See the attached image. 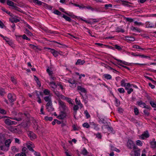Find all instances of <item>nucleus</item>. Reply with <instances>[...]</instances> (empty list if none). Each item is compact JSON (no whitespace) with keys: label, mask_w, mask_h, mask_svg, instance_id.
I'll list each match as a JSON object with an SVG mask.
<instances>
[{"label":"nucleus","mask_w":156,"mask_h":156,"mask_svg":"<svg viewBox=\"0 0 156 156\" xmlns=\"http://www.w3.org/2000/svg\"><path fill=\"white\" fill-rule=\"evenodd\" d=\"M116 30V32H121L122 33H124L125 32L124 30L123 29L119 27H118L117 28Z\"/></svg>","instance_id":"2f4dec72"},{"label":"nucleus","mask_w":156,"mask_h":156,"mask_svg":"<svg viewBox=\"0 0 156 156\" xmlns=\"http://www.w3.org/2000/svg\"><path fill=\"white\" fill-rule=\"evenodd\" d=\"M29 46L31 48H32L33 49H38L37 46H35L32 45V44H30Z\"/></svg>","instance_id":"a18cd8bd"},{"label":"nucleus","mask_w":156,"mask_h":156,"mask_svg":"<svg viewBox=\"0 0 156 156\" xmlns=\"http://www.w3.org/2000/svg\"><path fill=\"white\" fill-rule=\"evenodd\" d=\"M0 113L3 114H5L6 112L4 109L0 108Z\"/></svg>","instance_id":"0e129e2a"},{"label":"nucleus","mask_w":156,"mask_h":156,"mask_svg":"<svg viewBox=\"0 0 156 156\" xmlns=\"http://www.w3.org/2000/svg\"><path fill=\"white\" fill-rule=\"evenodd\" d=\"M28 135L31 140H34L36 138V135L32 131H29Z\"/></svg>","instance_id":"39448f33"},{"label":"nucleus","mask_w":156,"mask_h":156,"mask_svg":"<svg viewBox=\"0 0 156 156\" xmlns=\"http://www.w3.org/2000/svg\"><path fill=\"white\" fill-rule=\"evenodd\" d=\"M0 150L3 151H7L9 150V148L5 144H3L2 146L0 147Z\"/></svg>","instance_id":"9d476101"},{"label":"nucleus","mask_w":156,"mask_h":156,"mask_svg":"<svg viewBox=\"0 0 156 156\" xmlns=\"http://www.w3.org/2000/svg\"><path fill=\"white\" fill-rule=\"evenodd\" d=\"M59 105H60L62 110H63V111H64V112H65V111H66V110L67 109V107L65 105V103L61 101H59Z\"/></svg>","instance_id":"0eeeda50"},{"label":"nucleus","mask_w":156,"mask_h":156,"mask_svg":"<svg viewBox=\"0 0 156 156\" xmlns=\"http://www.w3.org/2000/svg\"><path fill=\"white\" fill-rule=\"evenodd\" d=\"M125 89L126 90H127V93L129 94H130L133 91V89L132 88L129 89L128 87H126Z\"/></svg>","instance_id":"cd10ccee"},{"label":"nucleus","mask_w":156,"mask_h":156,"mask_svg":"<svg viewBox=\"0 0 156 156\" xmlns=\"http://www.w3.org/2000/svg\"><path fill=\"white\" fill-rule=\"evenodd\" d=\"M12 19H13V21H11V22L12 23H17V22H19L20 21V20L18 19L15 18L14 17H13Z\"/></svg>","instance_id":"c03bdc74"},{"label":"nucleus","mask_w":156,"mask_h":156,"mask_svg":"<svg viewBox=\"0 0 156 156\" xmlns=\"http://www.w3.org/2000/svg\"><path fill=\"white\" fill-rule=\"evenodd\" d=\"M22 152H24L26 153H27L28 150L27 148L25 147H23L22 149Z\"/></svg>","instance_id":"8fccbe9b"},{"label":"nucleus","mask_w":156,"mask_h":156,"mask_svg":"<svg viewBox=\"0 0 156 156\" xmlns=\"http://www.w3.org/2000/svg\"><path fill=\"white\" fill-rule=\"evenodd\" d=\"M125 37L126 40L127 41H133L135 40L134 38L133 37H129L128 36H126Z\"/></svg>","instance_id":"2eb2a0df"},{"label":"nucleus","mask_w":156,"mask_h":156,"mask_svg":"<svg viewBox=\"0 0 156 156\" xmlns=\"http://www.w3.org/2000/svg\"><path fill=\"white\" fill-rule=\"evenodd\" d=\"M144 114L147 116H148L149 115H150V113H149V112L147 111V110H144V112H143Z\"/></svg>","instance_id":"6e6d98bb"},{"label":"nucleus","mask_w":156,"mask_h":156,"mask_svg":"<svg viewBox=\"0 0 156 156\" xmlns=\"http://www.w3.org/2000/svg\"><path fill=\"white\" fill-rule=\"evenodd\" d=\"M11 80L14 84H16V81L14 77L12 76L11 77Z\"/></svg>","instance_id":"3c124183"},{"label":"nucleus","mask_w":156,"mask_h":156,"mask_svg":"<svg viewBox=\"0 0 156 156\" xmlns=\"http://www.w3.org/2000/svg\"><path fill=\"white\" fill-rule=\"evenodd\" d=\"M61 114L58 116L57 118L59 119H63L66 116V114L64 111H61Z\"/></svg>","instance_id":"423d86ee"},{"label":"nucleus","mask_w":156,"mask_h":156,"mask_svg":"<svg viewBox=\"0 0 156 156\" xmlns=\"http://www.w3.org/2000/svg\"><path fill=\"white\" fill-rule=\"evenodd\" d=\"M133 48H136V49H141V50H144L145 49L144 48H141L140 47V46H139L138 45H134L133 46Z\"/></svg>","instance_id":"c9c22d12"},{"label":"nucleus","mask_w":156,"mask_h":156,"mask_svg":"<svg viewBox=\"0 0 156 156\" xmlns=\"http://www.w3.org/2000/svg\"><path fill=\"white\" fill-rule=\"evenodd\" d=\"M58 51H55L53 52V55L55 57H56L58 55Z\"/></svg>","instance_id":"338daca9"},{"label":"nucleus","mask_w":156,"mask_h":156,"mask_svg":"<svg viewBox=\"0 0 156 156\" xmlns=\"http://www.w3.org/2000/svg\"><path fill=\"white\" fill-rule=\"evenodd\" d=\"M130 29L131 30L133 31L134 30H136L137 32H140V30L138 29L137 27H134L133 26H132L131 27Z\"/></svg>","instance_id":"c85d7f7f"},{"label":"nucleus","mask_w":156,"mask_h":156,"mask_svg":"<svg viewBox=\"0 0 156 156\" xmlns=\"http://www.w3.org/2000/svg\"><path fill=\"white\" fill-rule=\"evenodd\" d=\"M5 94L4 89L2 88H0V94L1 95H4Z\"/></svg>","instance_id":"4c0bfd02"},{"label":"nucleus","mask_w":156,"mask_h":156,"mask_svg":"<svg viewBox=\"0 0 156 156\" xmlns=\"http://www.w3.org/2000/svg\"><path fill=\"white\" fill-rule=\"evenodd\" d=\"M79 107L77 105H75L73 107V109L74 111V112L76 114L77 110L79 109Z\"/></svg>","instance_id":"ea45409f"},{"label":"nucleus","mask_w":156,"mask_h":156,"mask_svg":"<svg viewBox=\"0 0 156 156\" xmlns=\"http://www.w3.org/2000/svg\"><path fill=\"white\" fill-rule=\"evenodd\" d=\"M96 137L99 139H101V135L100 133H98L96 134Z\"/></svg>","instance_id":"69168bd1"},{"label":"nucleus","mask_w":156,"mask_h":156,"mask_svg":"<svg viewBox=\"0 0 156 156\" xmlns=\"http://www.w3.org/2000/svg\"><path fill=\"white\" fill-rule=\"evenodd\" d=\"M11 150L14 152H18L19 151V149L16 148L15 146H13L11 147Z\"/></svg>","instance_id":"a878e982"},{"label":"nucleus","mask_w":156,"mask_h":156,"mask_svg":"<svg viewBox=\"0 0 156 156\" xmlns=\"http://www.w3.org/2000/svg\"><path fill=\"white\" fill-rule=\"evenodd\" d=\"M155 139L154 138L153 139V141L150 142V144L151 145V147L153 148H156V141H154Z\"/></svg>","instance_id":"1a4fd4ad"},{"label":"nucleus","mask_w":156,"mask_h":156,"mask_svg":"<svg viewBox=\"0 0 156 156\" xmlns=\"http://www.w3.org/2000/svg\"><path fill=\"white\" fill-rule=\"evenodd\" d=\"M53 12L55 14L58 15H61L62 14V13L57 10H55Z\"/></svg>","instance_id":"7c9ffc66"},{"label":"nucleus","mask_w":156,"mask_h":156,"mask_svg":"<svg viewBox=\"0 0 156 156\" xmlns=\"http://www.w3.org/2000/svg\"><path fill=\"white\" fill-rule=\"evenodd\" d=\"M112 5L111 4H105V6L106 9H108L109 7L111 8L112 7Z\"/></svg>","instance_id":"052dcab7"},{"label":"nucleus","mask_w":156,"mask_h":156,"mask_svg":"<svg viewBox=\"0 0 156 156\" xmlns=\"http://www.w3.org/2000/svg\"><path fill=\"white\" fill-rule=\"evenodd\" d=\"M77 90H78L81 91V92L86 93L87 91L84 88L82 87L81 86H78L77 87Z\"/></svg>","instance_id":"4468645a"},{"label":"nucleus","mask_w":156,"mask_h":156,"mask_svg":"<svg viewBox=\"0 0 156 156\" xmlns=\"http://www.w3.org/2000/svg\"><path fill=\"white\" fill-rule=\"evenodd\" d=\"M83 126L85 128H89L90 126L89 125L87 122H85L83 124Z\"/></svg>","instance_id":"72a5a7b5"},{"label":"nucleus","mask_w":156,"mask_h":156,"mask_svg":"<svg viewBox=\"0 0 156 156\" xmlns=\"http://www.w3.org/2000/svg\"><path fill=\"white\" fill-rule=\"evenodd\" d=\"M65 99L68 102L69 104H72L71 101V99L70 98L66 97L65 98Z\"/></svg>","instance_id":"09e8293b"},{"label":"nucleus","mask_w":156,"mask_h":156,"mask_svg":"<svg viewBox=\"0 0 156 156\" xmlns=\"http://www.w3.org/2000/svg\"><path fill=\"white\" fill-rule=\"evenodd\" d=\"M46 109L48 110V112H51L54 111V108L52 107H46Z\"/></svg>","instance_id":"58836bf2"},{"label":"nucleus","mask_w":156,"mask_h":156,"mask_svg":"<svg viewBox=\"0 0 156 156\" xmlns=\"http://www.w3.org/2000/svg\"><path fill=\"white\" fill-rule=\"evenodd\" d=\"M150 135L148 133V131L147 130L144 132L140 136V139L142 140L144 139L145 138H148L149 137Z\"/></svg>","instance_id":"20e7f679"},{"label":"nucleus","mask_w":156,"mask_h":156,"mask_svg":"<svg viewBox=\"0 0 156 156\" xmlns=\"http://www.w3.org/2000/svg\"><path fill=\"white\" fill-rule=\"evenodd\" d=\"M44 119L46 121L48 120L50 121H51L53 119V118L52 117H48L47 116L45 117Z\"/></svg>","instance_id":"37998d69"},{"label":"nucleus","mask_w":156,"mask_h":156,"mask_svg":"<svg viewBox=\"0 0 156 156\" xmlns=\"http://www.w3.org/2000/svg\"><path fill=\"white\" fill-rule=\"evenodd\" d=\"M108 120H110L109 119H107V120H105L104 119H100V120L99 121H101V122L102 123L104 124H105V126H108V124L110 123V122H108L107 121H108Z\"/></svg>","instance_id":"6e6552de"},{"label":"nucleus","mask_w":156,"mask_h":156,"mask_svg":"<svg viewBox=\"0 0 156 156\" xmlns=\"http://www.w3.org/2000/svg\"><path fill=\"white\" fill-rule=\"evenodd\" d=\"M85 62L84 60H81L80 59H78L76 63V65H82L85 63Z\"/></svg>","instance_id":"ddd939ff"},{"label":"nucleus","mask_w":156,"mask_h":156,"mask_svg":"<svg viewBox=\"0 0 156 156\" xmlns=\"http://www.w3.org/2000/svg\"><path fill=\"white\" fill-rule=\"evenodd\" d=\"M133 150L134 153V156H140V150L137 147H136V148L135 149Z\"/></svg>","instance_id":"9b49d317"},{"label":"nucleus","mask_w":156,"mask_h":156,"mask_svg":"<svg viewBox=\"0 0 156 156\" xmlns=\"http://www.w3.org/2000/svg\"><path fill=\"white\" fill-rule=\"evenodd\" d=\"M0 138H1L2 139V140L1 141H0V147L2 146L3 144V142L5 140V138L4 136H0Z\"/></svg>","instance_id":"a19ab883"},{"label":"nucleus","mask_w":156,"mask_h":156,"mask_svg":"<svg viewBox=\"0 0 156 156\" xmlns=\"http://www.w3.org/2000/svg\"><path fill=\"white\" fill-rule=\"evenodd\" d=\"M12 120H11L9 119H5L4 120V122L5 123L8 125H12Z\"/></svg>","instance_id":"dca6fc26"},{"label":"nucleus","mask_w":156,"mask_h":156,"mask_svg":"<svg viewBox=\"0 0 156 156\" xmlns=\"http://www.w3.org/2000/svg\"><path fill=\"white\" fill-rule=\"evenodd\" d=\"M121 85L122 87H126V83H125V80H122L121 82Z\"/></svg>","instance_id":"c756f323"},{"label":"nucleus","mask_w":156,"mask_h":156,"mask_svg":"<svg viewBox=\"0 0 156 156\" xmlns=\"http://www.w3.org/2000/svg\"><path fill=\"white\" fill-rule=\"evenodd\" d=\"M127 146L130 149L133 148V150L135 149L136 147V146H135L134 142L130 140H128V141Z\"/></svg>","instance_id":"f257e3e1"},{"label":"nucleus","mask_w":156,"mask_h":156,"mask_svg":"<svg viewBox=\"0 0 156 156\" xmlns=\"http://www.w3.org/2000/svg\"><path fill=\"white\" fill-rule=\"evenodd\" d=\"M20 125L24 128H27L28 127V124L26 122H24L20 124Z\"/></svg>","instance_id":"5701e85b"},{"label":"nucleus","mask_w":156,"mask_h":156,"mask_svg":"<svg viewBox=\"0 0 156 156\" xmlns=\"http://www.w3.org/2000/svg\"><path fill=\"white\" fill-rule=\"evenodd\" d=\"M23 118V116H21V117L17 118L16 117L14 118L13 119L16 120L18 121H21Z\"/></svg>","instance_id":"603ef678"},{"label":"nucleus","mask_w":156,"mask_h":156,"mask_svg":"<svg viewBox=\"0 0 156 156\" xmlns=\"http://www.w3.org/2000/svg\"><path fill=\"white\" fill-rule=\"evenodd\" d=\"M20 37H22L23 39H25L27 40L30 41V39L28 38L25 34H23V36L20 35L19 36Z\"/></svg>","instance_id":"473e14b6"},{"label":"nucleus","mask_w":156,"mask_h":156,"mask_svg":"<svg viewBox=\"0 0 156 156\" xmlns=\"http://www.w3.org/2000/svg\"><path fill=\"white\" fill-rule=\"evenodd\" d=\"M118 90L119 91L120 93H124L125 92V90L124 89L122 88H119L118 89Z\"/></svg>","instance_id":"49530a36"},{"label":"nucleus","mask_w":156,"mask_h":156,"mask_svg":"<svg viewBox=\"0 0 156 156\" xmlns=\"http://www.w3.org/2000/svg\"><path fill=\"white\" fill-rule=\"evenodd\" d=\"M114 46L116 49H118L120 51L122 50V48L119 46L117 44H115L114 45Z\"/></svg>","instance_id":"864d4df0"},{"label":"nucleus","mask_w":156,"mask_h":156,"mask_svg":"<svg viewBox=\"0 0 156 156\" xmlns=\"http://www.w3.org/2000/svg\"><path fill=\"white\" fill-rule=\"evenodd\" d=\"M104 77L107 80H110L112 79V77L111 75L108 74H105L103 75Z\"/></svg>","instance_id":"4be33fe9"},{"label":"nucleus","mask_w":156,"mask_h":156,"mask_svg":"<svg viewBox=\"0 0 156 156\" xmlns=\"http://www.w3.org/2000/svg\"><path fill=\"white\" fill-rule=\"evenodd\" d=\"M62 17L64 18L66 21L69 22H71L72 20L70 17L66 16L64 14H63Z\"/></svg>","instance_id":"a211bd4d"},{"label":"nucleus","mask_w":156,"mask_h":156,"mask_svg":"<svg viewBox=\"0 0 156 156\" xmlns=\"http://www.w3.org/2000/svg\"><path fill=\"white\" fill-rule=\"evenodd\" d=\"M33 2L35 4H37L39 5H44V2L40 1L38 0H33Z\"/></svg>","instance_id":"f8f14e48"},{"label":"nucleus","mask_w":156,"mask_h":156,"mask_svg":"<svg viewBox=\"0 0 156 156\" xmlns=\"http://www.w3.org/2000/svg\"><path fill=\"white\" fill-rule=\"evenodd\" d=\"M11 142V141L10 139H8L5 141V144L9 148Z\"/></svg>","instance_id":"aec40b11"},{"label":"nucleus","mask_w":156,"mask_h":156,"mask_svg":"<svg viewBox=\"0 0 156 156\" xmlns=\"http://www.w3.org/2000/svg\"><path fill=\"white\" fill-rule=\"evenodd\" d=\"M69 83H71L72 85H74L73 87H76V84H75V81L74 80H72V79H70L68 81Z\"/></svg>","instance_id":"b1692460"},{"label":"nucleus","mask_w":156,"mask_h":156,"mask_svg":"<svg viewBox=\"0 0 156 156\" xmlns=\"http://www.w3.org/2000/svg\"><path fill=\"white\" fill-rule=\"evenodd\" d=\"M46 71L49 76L52 74V71L49 69V67L47 69Z\"/></svg>","instance_id":"de8ad7c7"},{"label":"nucleus","mask_w":156,"mask_h":156,"mask_svg":"<svg viewBox=\"0 0 156 156\" xmlns=\"http://www.w3.org/2000/svg\"><path fill=\"white\" fill-rule=\"evenodd\" d=\"M27 148L30 151L33 152L34 151V150L33 149L32 147L31 146L30 144H27Z\"/></svg>","instance_id":"393cba45"},{"label":"nucleus","mask_w":156,"mask_h":156,"mask_svg":"<svg viewBox=\"0 0 156 156\" xmlns=\"http://www.w3.org/2000/svg\"><path fill=\"white\" fill-rule=\"evenodd\" d=\"M7 4L9 6H12L13 5L15 4L16 5V4L14 3L13 2L9 0H7Z\"/></svg>","instance_id":"6ab92c4d"},{"label":"nucleus","mask_w":156,"mask_h":156,"mask_svg":"<svg viewBox=\"0 0 156 156\" xmlns=\"http://www.w3.org/2000/svg\"><path fill=\"white\" fill-rule=\"evenodd\" d=\"M89 152L87 151L86 149L85 148H83L81 154H82L83 155H86Z\"/></svg>","instance_id":"412c9836"},{"label":"nucleus","mask_w":156,"mask_h":156,"mask_svg":"<svg viewBox=\"0 0 156 156\" xmlns=\"http://www.w3.org/2000/svg\"><path fill=\"white\" fill-rule=\"evenodd\" d=\"M125 19L127 21H128L130 22H132L133 21V19L132 18H125Z\"/></svg>","instance_id":"4d7b16f0"},{"label":"nucleus","mask_w":156,"mask_h":156,"mask_svg":"<svg viewBox=\"0 0 156 156\" xmlns=\"http://www.w3.org/2000/svg\"><path fill=\"white\" fill-rule=\"evenodd\" d=\"M115 102L116 104V106H118L120 104V101L117 99L116 98L115 99Z\"/></svg>","instance_id":"774afa93"},{"label":"nucleus","mask_w":156,"mask_h":156,"mask_svg":"<svg viewBox=\"0 0 156 156\" xmlns=\"http://www.w3.org/2000/svg\"><path fill=\"white\" fill-rule=\"evenodd\" d=\"M54 92L55 94V95L58 98H59L61 96V94L60 93L59 91H57V90H54Z\"/></svg>","instance_id":"bb28decb"},{"label":"nucleus","mask_w":156,"mask_h":156,"mask_svg":"<svg viewBox=\"0 0 156 156\" xmlns=\"http://www.w3.org/2000/svg\"><path fill=\"white\" fill-rule=\"evenodd\" d=\"M43 6L46 9H48L50 10H51L52 9L53 7L47 4L44 3V5H43Z\"/></svg>","instance_id":"f3484780"},{"label":"nucleus","mask_w":156,"mask_h":156,"mask_svg":"<svg viewBox=\"0 0 156 156\" xmlns=\"http://www.w3.org/2000/svg\"><path fill=\"white\" fill-rule=\"evenodd\" d=\"M25 33L30 36L32 35V33L27 29H25Z\"/></svg>","instance_id":"79ce46f5"},{"label":"nucleus","mask_w":156,"mask_h":156,"mask_svg":"<svg viewBox=\"0 0 156 156\" xmlns=\"http://www.w3.org/2000/svg\"><path fill=\"white\" fill-rule=\"evenodd\" d=\"M139 56L142 58H150V57L148 56L145 55H139Z\"/></svg>","instance_id":"13d9d810"},{"label":"nucleus","mask_w":156,"mask_h":156,"mask_svg":"<svg viewBox=\"0 0 156 156\" xmlns=\"http://www.w3.org/2000/svg\"><path fill=\"white\" fill-rule=\"evenodd\" d=\"M107 129L109 131H111L112 132L113 131V129L112 127H110L109 126V124H108V126H106Z\"/></svg>","instance_id":"e2e57ef3"},{"label":"nucleus","mask_w":156,"mask_h":156,"mask_svg":"<svg viewBox=\"0 0 156 156\" xmlns=\"http://www.w3.org/2000/svg\"><path fill=\"white\" fill-rule=\"evenodd\" d=\"M134 112L135 113V114L136 115H138L139 114V110L137 108H135L134 109Z\"/></svg>","instance_id":"e433bc0d"},{"label":"nucleus","mask_w":156,"mask_h":156,"mask_svg":"<svg viewBox=\"0 0 156 156\" xmlns=\"http://www.w3.org/2000/svg\"><path fill=\"white\" fill-rule=\"evenodd\" d=\"M44 99L46 102H48L46 104V107L51 106L52 105L51 97L50 96L45 97Z\"/></svg>","instance_id":"f03ea898"},{"label":"nucleus","mask_w":156,"mask_h":156,"mask_svg":"<svg viewBox=\"0 0 156 156\" xmlns=\"http://www.w3.org/2000/svg\"><path fill=\"white\" fill-rule=\"evenodd\" d=\"M150 104L151 106L153 108H156V104L151 101H150Z\"/></svg>","instance_id":"f704fd0d"},{"label":"nucleus","mask_w":156,"mask_h":156,"mask_svg":"<svg viewBox=\"0 0 156 156\" xmlns=\"http://www.w3.org/2000/svg\"><path fill=\"white\" fill-rule=\"evenodd\" d=\"M84 112L87 118H89L90 117V115L87 110L85 111Z\"/></svg>","instance_id":"bf43d9fd"},{"label":"nucleus","mask_w":156,"mask_h":156,"mask_svg":"<svg viewBox=\"0 0 156 156\" xmlns=\"http://www.w3.org/2000/svg\"><path fill=\"white\" fill-rule=\"evenodd\" d=\"M8 98L11 103L14 101L16 100V96L15 95H12L11 93H9L8 95Z\"/></svg>","instance_id":"7ed1b4c3"},{"label":"nucleus","mask_w":156,"mask_h":156,"mask_svg":"<svg viewBox=\"0 0 156 156\" xmlns=\"http://www.w3.org/2000/svg\"><path fill=\"white\" fill-rule=\"evenodd\" d=\"M136 144L137 145L140 146H142L143 144L141 141L140 140H137L136 141Z\"/></svg>","instance_id":"5fc2aeb1"},{"label":"nucleus","mask_w":156,"mask_h":156,"mask_svg":"<svg viewBox=\"0 0 156 156\" xmlns=\"http://www.w3.org/2000/svg\"><path fill=\"white\" fill-rule=\"evenodd\" d=\"M44 93L45 95H48L49 94L50 91L48 89H45L44 90Z\"/></svg>","instance_id":"680f3d73"}]
</instances>
